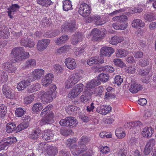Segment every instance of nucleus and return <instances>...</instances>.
I'll return each instance as SVG.
<instances>
[{
    "label": "nucleus",
    "instance_id": "nucleus-47",
    "mask_svg": "<svg viewBox=\"0 0 156 156\" xmlns=\"http://www.w3.org/2000/svg\"><path fill=\"white\" fill-rule=\"evenodd\" d=\"M70 49L69 45H65L64 46L60 48L57 50L58 53L62 54L65 53L69 51Z\"/></svg>",
    "mask_w": 156,
    "mask_h": 156
},
{
    "label": "nucleus",
    "instance_id": "nucleus-23",
    "mask_svg": "<svg viewBox=\"0 0 156 156\" xmlns=\"http://www.w3.org/2000/svg\"><path fill=\"white\" fill-rule=\"evenodd\" d=\"M141 86L136 83L131 84L129 88V90L132 93H136L141 89Z\"/></svg>",
    "mask_w": 156,
    "mask_h": 156
},
{
    "label": "nucleus",
    "instance_id": "nucleus-29",
    "mask_svg": "<svg viewBox=\"0 0 156 156\" xmlns=\"http://www.w3.org/2000/svg\"><path fill=\"white\" fill-rule=\"evenodd\" d=\"M128 52L122 49H117L115 52L116 57L118 58H122L126 56L128 54Z\"/></svg>",
    "mask_w": 156,
    "mask_h": 156
},
{
    "label": "nucleus",
    "instance_id": "nucleus-24",
    "mask_svg": "<svg viewBox=\"0 0 156 156\" xmlns=\"http://www.w3.org/2000/svg\"><path fill=\"white\" fill-rule=\"evenodd\" d=\"M100 84L101 82L100 80L97 78L92 80L90 82L87 83L86 87L87 88L88 90H89V89L92 88L95 86H98Z\"/></svg>",
    "mask_w": 156,
    "mask_h": 156
},
{
    "label": "nucleus",
    "instance_id": "nucleus-26",
    "mask_svg": "<svg viewBox=\"0 0 156 156\" xmlns=\"http://www.w3.org/2000/svg\"><path fill=\"white\" fill-rule=\"evenodd\" d=\"M53 134L49 129H47L42 133V137L45 140H49L52 138Z\"/></svg>",
    "mask_w": 156,
    "mask_h": 156
},
{
    "label": "nucleus",
    "instance_id": "nucleus-19",
    "mask_svg": "<svg viewBox=\"0 0 156 156\" xmlns=\"http://www.w3.org/2000/svg\"><path fill=\"white\" fill-rule=\"evenodd\" d=\"M153 131L154 129L151 127H146L143 129L142 134L144 137L149 138L152 136Z\"/></svg>",
    "mask_w": 156,
    "mask_h": 156
},
{
    "label": "nucleus",
    "instance_id": "nucleus-49",
    "mask_svg": "<svg viewBox=\"0 0 156 156\" xmlns=\"http://www.w3.org/2000/svg\"><path fill=\"white\" fill-rule=\"evenodd\" d=\"M109 78V76L107 74L101 73L98 76V79L100 81L103 82H106L108 81Z\"/></svg>",
    "mask_w": 156,
    "mask_h": 156
},
{
    "label": "nucleus",
    "instance_id": "nucleus-56",
    "mask_svg": "<svg viewBox=\"0 0 156 156\" xmlns=\"http://www.w3.org/2000/svg\"><path fill=\"white\" fill-rule=\"evenodd\" d=\"M97 60L95 59V57H92L87 59V64L89 65H95L97 64Z\"/></svg>",
    "mask_w": 156,
    "mask_h": 156
},
{
    "label": "nucleus",
    "instance_id": "nucleus-38",
    "mask_svg": "<svg viewBox=\"0 0 156 156\" xmlns=\"http://www.w3.org/2000/svg\"><path fill=\"white\" fill-rule=\"evenodd\" d=\"M127 17L125 15L116 16L112 18V20L115 22L121 23L125 22L127 20Z\"/></svg>",
    "mask_w": 156,
    "mask_h": 156
},
{
    "label": "nucleus",
    "instance_id": "nucleus-16",
    "mask_svg": "<svg viewBox=\"0 0 156 156\" xmlns=\"http://www.w3.org/2000/svg\"><path fill=\"white\" fill-rule=\"evenodd\" d=\"M52 96V94L48 91L44 93L41 97V100L42 102L46 104V103L51 102L54 98Z\"/></svg>",
    "mask_w": 156,
    "mask_h": 156
},
{
    "label": "nucleus",
    "instance_id": "nucleus-27",
    "mask_svg": "<svg viewBox=\"0 0 156 156\" xmlns=\"http://www.w3.org/2000/svg\"><path fill=\"white\" fill-rule=\"evenodd\" d=\"M41 87V85L39 83H36L28 88L27 91L28 93H31L39 90Z\"/></svg>",
    "mask_w": 156,
    "mask_h": 156
},
{
    "label": "nucleus",
    "instance_id": "nucleus-61",
    "mask_svg": "<svg viewBox=\"0 0 156 156\" xmlns=\"http://www.w3.org/2000/svg\"><path fill=\"white\" fill-rule=\"evenodd\" d=\"M34 99V96L32 95H30L25 98L24 99V101L26 104H29Z\"/></svg>",
    "mask_w": 156,
    "mask_h": 156
},
{
    "label": "nucleus",
    "instance_id": "nucleus-53",
    "mask_svg": "<svg viewBox=\"0 0 156 156\" xmlns=\"http://www.w3.org/2000/svg\"><path fill=\"white\" fill-rule=\"evenodd\" d=\"M66 110L68 114H71L76 111L77 108L73 105L68 106L66 107Z\"/></svg>",
    "mask_w": 156,
    "mask_h": 156
},
{
    "label": "nucleus",
    "instance_id": "nucleus-63",
    "mask_svg": "<svg viewBox=\"0 0 156 156\" xmlns=\"http://www.w3.org/2000/svg\"><path fill=\"white\" fill-rule=\"evenodd\" d=\"M59 156H70V154L66 150L63 149L59 152Z\"/></svg>",
    "mask_w": 156,
    "mask_h": 156
},
{
    "label": "nucleus",
    "instance_id": "nucleus-51",
    "mask_svg": "<svg viewBox=\"0 0 156 156\" xmlns=\"http://www.w3.org/2000/svg\"><path fill=\"white\" fill-rule=\"evenodd\" d=\"M154 15L151 13H149L147 14H145L144 16V18L145 20L147 21L151 22L153 21L155 19L154 16Z\"/></svg>",
    "mask_w": 156,
    "mask_h": 156
},
{
    "label": "nucleus",
    "instance_id": "nucleus-3",
    "mask_svg": "<svg viewBox=\"0 0 156 156\" xmlns=\"http://www.w3.org/2000/svg\"><path fill=\"white\" fill-rule=\"evenodd\" d=\"M11 54L14 56L15 60L16 62H19L23 59L28 58L30 56L29 53L24 51L23 48L22 47L13 48Z\"/></svg>",
    "mask_w": 156,
    "mask_h": 156
},
{
    "label": "nucleus",
    "instance_id": "nucleus-39",
    "mask_svg": "<svg viewBox=\"0 0 156 156\" xmlns=\"http://www.w3.org/2000/svg\"><path fill=\"white\" fill-rule=\"evenodd\" d=\"M122 41V38L117 36H115L111 38L109 41V42L112 44L116 45L121 42Z\"/></svg>",
    "mask_w": 156,
    "mask_h": 156
},
{
    "label": "nucleus",
    "instance_id": "nucleus-18",
    "mask_svg": "<svg viewBox=\"0 0 156 156\" xmlns=\"http://www.w3.org/2000/svg\"><path fill=\"white\" fill-rule=\"evenodd\" d=\"M53 78V74L50 73L47 74L42 79V85L45 87L48 86L51 83Z\"/></svg>",
    "mask_w": 156,
    "mask_h": 156
},
{
    "label": "nucleus",
    "instance_id": "nucleus-35",
    "mask_svg": "<svg viewBox=\"0 0 156 156\" xmlns=\"http://www.w3.org/2000/svg\"><path fill=\"white\" fill-rule=\"evenodd\" d=\"M7 112L6 107L3 104L0 105V118L3 119L6 116Z\"/></svg>",
    "mask_w": 156,
    "mask_h": 156
},
{
    "label": "nucleus",
    "instance_id": "nucleus-36",
    "mask_svg": "<svg viewBox=\"0 0 156 156\" xmlns=\"http://www.w3.org/2000/svg\"><path fill=\"white\" fill-rule=\"evenodd\" d=\"M5 143L8 146H9L15 143L17 141L16 138L13 136L8 137L3 139Z\"/></svg>",
    "mask_w": 156,
    "mask_h": 156
},
{
    "label": "nucleus",
    "instance_id": "nucleus-25",
    "mask_svg": "<svg viewBox=\"0 0 156 156\" xmlns=\"http://www.w3.org/2000/svg\"><path fill=\"white\" fill-rule=\"evenodd\" d=\"M101 31L97 28H94L91 32V35L93 36L94 39L98 40L100 38L104 36L102 34L101 35Z\"/></svg>",
    "mask_w": 156,
    "mask_h": 156
},
{
    "label": "nucleus",
    "instance_id": "nucleus-32",
    "mask_svg": "<svg viewBox=\"0 0 156 156\" xmlns=\"http://www.w3.org/2000/svg\"><path fill=\"white\" fill-rule=\"evenodd\" d=\"M107 91L105 95V98L109 99L114 97V90L113 88L108 87L107 88Z\"/></svg>",
    "mask_w": 156,
    "mask_h": 156
},
{
    "label": "nucleus",
    "instance_id": "nucleus-17",
    "mask_svg": "<svg viewBox=\"0 0 156 156\" xmlns=\"http://www.w3.org/2000/svg\"><path fill=\"white\" fill-rule=\"evenodd\" d=\"M114 52V50L112 48L104 47L101 48L100 53L102 55L109 57Z\"/></svg>",
    "mask_w": 156,
    "mask_h": 156
},
{
    "label": "nucleus",
    "instance_id": "nucleus-34",
    "mask_svg": "<svg viewBox=\"0 0 156 156\" xmlns=\"http://www.w3.org/2000/svg\"><path fill=\"white\" fill-rule=\"evenodd\" d=\"M36 62L35 59H30L27 60L25 64V67L26 68H32L36 65Z\"/></svg>",
    "mask_w": 156,
    "mask_h": 156
},
{
    "label": "nucleus",
    "instance_id": "nucleus-52",
    "mask_svg": "<svg viewBox=\"0 0 156 156\" xmlns=\"http://www.w3.org/2000/svg\"><path fill=\"white\" fill-rule=\"evenodd\" d=\"M90 140V139L88 136H82L80 139L78 143L86 144H87Z\"/></svg>",
    "mask_w": 156,
    "mask_h": 156
},
{
    "label": "nucleus",
    "instance_id": "nucleus-54",
    "mask_svg": "<svg viewBox=\"0 0 156 156\" xmlns=\"http://www.w3.org/2000/svg\"><path fill=\"white\" fill-rule=\"evenodd\" d=\"M126 72L129 74L134 73L136 71V67L135 66L131 65L126 68Z\"/></svg>",
    "mask_w": 156,
    "mask_h": 156
},
{
    "label": "nucleus",
    "instance_id": "nucleus-10",
    "mask_svg": "<svg viewBox=\"0 0 156 156\" xmlns=\"http://www.w3.org/2000/svg\"><path fill=\"white\" fill-rule=\"evenodd\" d=\"M50 42L49 39H43L39 40L37 44V49L39 51H42L45 49Z\"/></svg>",
    "mask_w": 156,
    "mask_h": 156
},
{
    "label": "nucleus",
    "instance_id": "nucleus-28",
    "mask_svg": "<svg viewBox=\"0 0 156 156\" xmlns=\"http://www.w3.org/2000/svg\"><path fill=\"white\" fill-rule=\"evenodd\" d=\"M115 134L119 139H122L126 136L125 132L122 127L117 128L115 131Z\"/></svg>",
    "mask_w": 156,
    "mask_h": 156
},
{
    "label": "nucleus",
    "instance_id": "nucleus-22",
    "mask_svg": "<svg viewBox=\"0 0 156 156\" xmlns=\"http://www.w3.org/2000/svg\"><path fill=\"white\" fill-rule=\"evenodd\" d=\"M23 120H27V122H26L22 123L16 127V130L18 131H22L27 128L28 126V121L30 120V117L29 116H27V119H25V118Z\"/></svg>",
    "mask_w": 156,
    "mask_h": 156
},
{
    "label": "nucleus",
    "instance_id": "nucleus-1",
    "mask_svg": "<svg viewBox=\"0 0 156 156\" xmlns=\"http://www.w3.org/2000/svg\"><path fill=\"white\" fill-rule=\"evenodd\" d=\"M76 141V139L70 138L68 139L67 141V145H69L71 153L73 155H77L87 150L85 144L78 143V145L77 146L74 144Z\"/></svg>",
    "mask_w": 156,
    "mask_h": 156
},
{
    "label": "nucleus",
    "instance_id": "nucleus-45",
    "mask_svg": "<svg viewBox=\"0 0 156 156\" xmlns=\"http://www.w3.org/2000/svg\"><path fill=\"white\" fill-rule=\"evenodd\" d=\"M37 3L43 6L48 7L50 5L52 2L50 0H37Z\"/></svg>",
    "mask_w": 156,
    "mask_h": 156
},
{
    "label": "nucleus",
    "instance_id": "nucleus-15",
    "mask_svg": "<svg viewBox=\"0 0 156 156\" xmlns=\"http://www.w3.org/2000/svg\"><path fill=\"white\" fill-rule=\"evenodd\" d=\"M155 141L154 139H150L146 144L144 149V153L147 155L150 153L152 147L154 145Z\"/></svg>",
    "mask_w": 156,
    "mask_h": 156
},
{
    "label": "nucleus",
    "instance_id": "nucleus-31",
    "mask_svg": "<svg viewBox=\"0 0 156 156\" xmlns=\"http://www.w3.org/2000/svg\"><path fill=\"white\" fill-rule=\"evenodd\" d=\"M66 119H67L68 127H71L72 126L74 127L76 126L78 124L76 119L73 117L71 116L66 117Z\"/></svg>",
    "mask_w": 156,
    "mask_h": 156
},
{
    "label": "nucleus",
    "instance_id": "nucleus-57",
    "mask_svg": "<svg viewBox=\"0 0 156 156\" xmlns=\"http://www.w3.org/2000/svg\"><path fill=\"white\" fill-rule=\"evenodd\" d=\"M56 89V86L54 84H52L50 87V90L48 91L50 93L52 94V96L53 97H56L57 92L55 91Z\"/></svg>",
    "mask_w": 156,
    "mask_h": 156
},
{
    "label": "nucleus",
    "instance_id": "nucleus-41",
    "mask_svg": "<svg viewBox=\"0 0 156 156\" xmlns=\"http://www.w3.org/2000/svg\"><path fill=\"white\" fill-rule=\"evenodd\" d=\"M2 29L3 28H0V38H6L9 34V30L6 27H4L3 29Z\"/></svg>",
    "mask_w": 156,
    "mask_h": 156
},
{
    "label": "nucleus",
    "instance_id": "nucleus-46",
    "mask_svg": "<svg viewBox=\"0 0 156 156\" xmlns=\"http://www.w3.org/2000/svg\"><path fill=\"white\" fill-rule=\"evenodd\" d=\"M40 130L38 129L34 130L29 135V137L31 139H37L38 137V136L40 135Z\"/></svg>",
    "mask_w": 156,
    "mask_h": 156
},
{
    "label": "nucleus",
    "instance_id": "nucleus-48",
    "mask_svg": "<svg viewBox=\"0 0 156 156\" xmlns=\"http://www.w3.org/2000/svg\"><path fill=\"white\" fill-rule=\"evenodd\" d=\"M8 76L7 73L2 71H0V81L2 83L6 82Z\"/></svg>",
    "mask_w": 156,
    "mask_h": 156
},
{
    "label": "nucleus",
    "instance_id": "nucleus-4",
    "mask_svg": "<svg viewBox=\"0 0 156 156\" xmlns=\"http://www.w3.org/2000/svg\"><path fill=\"white\" fill-rule=\"evenodd\" d=\"M81 79V77L79 73H74L71 75L65 82V85L66 88L68 89L72 87Z\"/></svg>",
    "mask_w": 156,
    "mask_h": 156
},
{
    "label": "nucleus",
    "instance_id": "nucleus-12",
    "mask_svg": "<svg viewBox=\"0 0 156 156\" xmlns=\"http://www.w3.org/2000/svg\"><path fill=\"white\" fill-rule=\"evenodd\" d=\"M31 79L28 76L25 78L24 80L21 81L17 84V88L18 90H24L27 87L30 85V83L32 82Z\"/></svg>",
    "mask_w": 156,
    "mask_h": 156
},
{
    "label": "nucleus",
    "instance_id": "nucleus-20",
    "mask_svg": "<svg viewBox=\"0 0 156 156\" xmlns=\"http://www.w3.org/2000/svg\"><path fill=\"white\" fill-rule=\"evenodd\" d=\"M20 8V6L17 4H12L7 9V12L8 14V16H9L10 18H12V15L15 14L16 11L18 10Z\"/></svg>",
    "mask_w": 156,
    "mask_h": 156
},
{
    "label": "nucleus",
    "instance_id": "nucleus-50",
    "mask_svg": "<svg viewBox=\"0 0 156 156\" xmlns=\"http://www.w3.org/2000/svg\"><path fill=\"white\" fill-rule=\"evenodd\" d=\"M101 69L102 71L106 72L112 73L115 71V69L113 67L108 65L101 67L100 68V69Z\"/></svg>",
    "mask_w": 156,
    "mask_h": 156
},
{
    "label": "nucleus",
    "instance_id": "nucleus-8",
    "mask_svg": "<svg viewBox=\"0 0 156 156\" xmlns=\"http://www.w3.org/2000/svg\"><path fill=\"white\" fill-rule=\"evenodd\" d=\"M76 22L74 21H71L69 23H65L62 26V30L63 32L69 31L71 32L76 29Z\"/></svg>",
    "mask_w": 156,
    "mask_h": 156
},
{
    "label": "nucleus",
    "instance_id": "nucleus-64",
    "mask_svg": "<svg viewBox=\"0 0 156 156\" xmlns=\"http://www.w3.org/2000/svg\"><path fill=\"white\" fill-rule=\"evenodd\" d=\"M53 68L55 71L56 72H61L62 70V67L58 64L55 65Z\"/></svg>",
    "mask_w": 156,
    "mask_h": 156
},
{
    "label": "nucleus",
    "instance_id": "nucleus-60",
    "mask_svg": "<svg viewBox=\"0 0 156 156\" xmlns=\"http://www.w3.org/2000/svg\"><path fill=\"white\" fill-rule=\"evenodd\" d=\"M52 105H49L44 108L42 111L41 114V116L43 117L48 112V111H50V108L52 107Z\"/></svg>",
    "mask_w": 156,
    "mask_h": 156
},
{
    "label": "nucleus",
    "instance_id": "nucleus-43",
    "mask_svg": "<svg viewBox=\"0 0 156 156\" xmlns=\"http://www.w3.org/2000/svg\"><path fill=\"white\" fill-rule=\"evenodd\" d=\"M43 108L42 103L40 102L37 103L33 105L32 108V110L34 112L36 113L41 111Z\"/></svg>",
    "mask_w": 156,
    "mask_h": 156
},
{
    "label": "nucleus",
    "instance_id": "nucleus-55",
    "mask_svg": "<svg viewBox=\"0 0 156 156\" xmlns=\"http://www.w3.org/2000/svg\"><path fill=\"white\" fill-rule=\"evenodd\" d=\"M25 111L23 108H17L15 113L16 115L18 117L22 116L24 113Z\"/></svg>",
    "mask_w": 156,
    "mask_h": 156
},
{
    "label": "nucleus",
    "instance_id": "nucleus-30",
    "mask_svg": "<svg viewBox=\"0 0 156 156\" xmlns=\"http://www.w3.org/2000/svg\"><path fill=\"white\" fill-rule=\"evenodd\" d=\"M16 129V128L15 123L9 122L7 124L6 130L8 133H11Z\"/></svg>",
    "mask_w": 156,
    "mask_h": 156
},
{
    "label": "nucleus",
    "instance_id": "nucleus-6",
    "mask_svg": "<svg viewBox=\"0 0 156 156\" xmlns=\"http://www.w3.org/2000/svg\"><path fill=\"white\" fill-rule=\"evenodd\" d=\"M91 11L90 6L85 3H82L80 5L78 12L80 15L83 17H86L89 15Z\"/></svg>",
    "mask_w": 156,
    "mask_h": 156
},
{
    "label": "nucleus",
    "instance_id": "nucleus-40",
    "mask_svg": "<svg viewBox=\"0 0 156 156\" xmlns=\"http://www.w3.org/2000/svg\"><path fill=\"white\" fill-rule=\"evenodd\" d=\"M81 36L80 34H76L72 36L71 42L74 45L77 44L82 40Z\"/></svg>",
    "mask_w": 156,
    "mask_h": 156
},
{
    "label": "nucleus",
    "instance_id": "nucleus-33",
    "mask_svg": "<svg viewBox=\"0 0 156 156\" xmlns=\"http://www.w3.org/2000/svg\"><path fill=\"white\" fill-rule=\"evenodd\" d=\"M69 38V37L68 35H62L55 41V43L57 45H60L62 44L65 43Z\"/></svg>",
    "mask_w": 156,
    "mask_h": 156
},
{
    "label": "nucleus",
    "instance_id": "nucleus-14",
    "mask_svg": "<svg viewBox=\"0 0 156 156\" xmlns=\"http://www.w3.org/2000/svg\"><path fill=\"white\" fill-rule=\"evenodd\" d=\"M64 63L67 67L69 69L73 70L76 66L75 60L71 58H68L65 59Z\"/></svg>",
    "mask_w": 156,
    "mask_h": 156
},
{
    "label": "nucleus",
    "instance_id": "nucleus-37",
    "mask_svg": "<svg viewBox=\"0 0 156 156\" xmlns=\"http://www.w3.org/2000/svg\"><path fill=\"white\" fill-rule=\"evenodd\" d=\"M132 25V27H144V23L139 19H136L133 21Z\"/></svg>",
    "mask_w": 156,
    "mask_h": 156
},
{
    "label": "nucleus",
    "instance_id": "nucleus-11",
    "mask_svg": "<svg viewBox=\"0 0 156 156\" xmlns=\"http://www.w3.org/2000/svg\"><path fill=\"white\" fill-rule=\"evenodd\" d=\"M53 113L51 112L49 113L44 118L39 122V124L42 126L47 124L52 123L53 122Z\"/></svg>",
    "mask_w": 156,
    "mask_h": 156
},
{
    "label": "nucleus",
    "instance_id": "nucleus-21",
    "mask_svg": "<svg viewBox=\"0 0 156 156\" xmlns=\"http://www.w3.org/2000/svg\"><path fill=\"white\" fill-rule=\"evenodd\" d=\"M62 2L63 9L65 11L72 10L73 8L72 7V2L69 0H66L63 1Z\"/></svg>",
    "mask_w": 156,
    "mask_h": 156
},
{
    "label": "nucleus",
    "instance_id": "nucleus-62",
    "mask_svg": "<svg viewBox=\"0 0 156 156\" xmlns=\"http://www.w3.org/2000/svg\"><path fill=\"white\" fill-rule=\"evenodd\" d=\"M142 123L139 121L133 122V127L139 130L142 126Z\"/></svg>",
    "mask_w": 156,
    "mask_h": 156
},
{
    "label": "nucleus",
    "instance_id": "nucleus-44",
    "mask_svg": "<svg viewBox=\"0 0 156 156\" xmlns=\"http://www.w3.org/2000/svg\"><path fill=\"white\" fill-rule=\"evenodd\" d=\"M59 34V32L58 30H52L47 32L44 36L48 37H55Z\"/></svg>",
    "mask_w": 156,
    "mask_h": 156
},
{
    "label": "nucleus",
    "instance_id": "nucleus-2",
    "mask_svg": "<svg viewBox=\"0 0 156 156\" xmlns=\"http://www.w3.org/2000/svg\"><path fill=\"white\" fill-rule=\"evenodd\" d=\"M37 150L41 153L46 152L50 156H54L58 151L57 148L55 147L51 146L47 144L41 143L37 144L36 146Z\"/></svg>",
    "mask_w": 156,
    "mask_h": 156
},
{
    "label": "nucleus",
    "instance_id": "nucleus-58",
    "mask_svg": "<svg viewBox=\"0 0 156 156\" xmlns=\"http://www.w3.org/2000/svg\"><path fill=\"white\" fill-rule=\"evenodd\" d=\"M113 62L114 64L119 67H122L124 64V62L119 58H116L114 60Z\"/></svg>",
    "mask_w": 156,
    "mask_h": 156
},
{
    "label": "nucleus",
    "instance_id": "nucleus-7",
    "mask_svg": "<svg viewBox=\"0 0 156 156\" xmlns=\"http://www.w3.org/2000/svg\"><path fill=\"white\" fill-rule=\"evenodd\" d=\"M2 92L5 97L11 99L15 97L13 91L10 88L8 85V83L4 84L2 87Z\"/></svg>",
    "mask_w": 156,
    "mask_h": 156
},
{
    "label": "nucleus",
    "instance_id": "nucleus-42",
    "mask_svg": "<svg viewBox=\"0 0 156 156\" xmlns=\"http://www.w3.org/2000/svg\"><path fill=\"white\" fill-rule=\"evenodd\" d=\"M102 93V90L100 87L94 89H92V91L90 92V94H92L95 96H99L100 97H101Z\"/></svg>",
    "mask_w": 156,
    "mask_h": 156
},
{
    "label": "nucleus",
    "instance_id": "nucleus-59",
    "mask_svg": "<svg viewBox=\"0 0 156 156\" xmlns=\"http://www.w3.org/2000/svg\"><path fill=\"white\" fill-rule=\"evenodd\" d=\"M114 81L115 83L117 84L119 86L121 84L123 81V79L120 76H116L115 78Z\"/></svg>",
    "mask_w": 156,
    "mask_h": 156
},
{
    "label": "nucleus",
    "instance_id": "nucleus-5",
    "mask_svg": "<svg viewBox=\"0 0 156 156\" xmlns=\"http://www.w3.org/2000/svg\"><path fill=\"white\" fill-rule=\"evenodd\" d=\"M83 85L82 83L76 85L69 92L68 95L69 98H72L76 97L83 91Z\"/></svg>",
    "mask_w": 156,
    "mask_h": 156
},
{
    "label": "nucleus",
    "instance_id": "nucleus-9",
    "mask_svg": "<svg viewBox=\"0 0 156 156\" xmlns=\"http://www.w3.org/2000/svg\"><path fill=\"white\" fill-rule=\"evenodd\" d=\"M44 71L42 69H36L33 72V75H29V78L31 81H33L37 79H40L41 77L44 74Z\"/></svg>",
    "mask_w": 156,
    "mask_h": 156
},
{
    "label": "nucleus",
    "instance_id": "nucleus-13",
    "mask_svg": "<svg viewBox=\"0 0 156 156\" xmlns=\"http://www.w3.org/2000/svg\"><path fill=\"white\" fill-rule=\"evenodd\" d=\"M112 108L108 105H103L99 106L97 108L96 112L101 115H106L111 110Z\"/></svg>",
    "mask_w": 156,
    "mask_h": 156
}]
</instances>
